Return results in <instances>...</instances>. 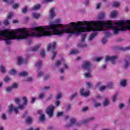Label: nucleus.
I'll return each instance as SVG.
<instances>
[{
  "instance_id": "nucleus-1",
  "label": "nucleus",
  "mask_w": 130,
  "mask_h": 130,
  "mask_svg": "<svg viewBox=\"0 0 130 130\" xmlns=\"http://www.w3.org/2000/svg\"><path fill=\"white\" fill-rule=\"evenodd\" d=\"M60 19H56L54 22H49V25L40 26L29 28H18L12 31L6 29V44L11 45V40H23L28 37L41 38L44 36H50L54 33L61 37L63 34H68L69 36L79 35L81 33L79 24L76 22H71L67 24H59Z\"/></svg>"
},
{
  "instance_id": "nucleus-2",
  "label": "nucleus",
  "mask_w": 130,
  "mask_h": 130,
  "mask_svg": "<svg viewBox=\"0 0 130 130\" xmlns=\"http://www.w3.org/2000/svg\"><path fill=\"white\" fill-rule=\"evenodd\" d=\"M25 106H26V105L22 104L19 105L18 107L14 108V105L11 104L8 106V112L9 113H12L13 110L16 114H18V113H19V109L20 110H24V109H25Z\"/></svg>"
},
{
  "instance_id": "nucleus-3",
  "label": "nucleus",
  "mask_w": 130,
  "mask_h": 130,
  "mask_svg": "<svg viewBox=\"0 0 130 130\" xmlns=\"http://www.w3.org/2000/svg\"><path fill=\"white\" fill-rule=\"evenodd\" d=\"M88 32V31H86ZM81 33H84L82 34L81 37V39L79 41V43H78L77 46L80 48H85V47H87L88 45L86 43V37H87V34H86V31H81L80 33L78 35H75L76 36H78L80 35Z\"/></svg>"
},
{
  "instance_id": "nucleus-4",
  "label": "nucleus",
  "mask_w": 130,
  "mask_h": 130,
  "mask_svg": "<svg viewBox=\"0 0 130 130\" xmlns=\"http://www.w3.org/2000/svg\"><path fill=\"white\" fill-rule=\"evenodd\" d=\"M55 109V107L52 105H50L46 109V113L49 116V117H52L54 115Z\"/></svg>"
},
{
  "instance_id": "nucleus-5",
  "label": "nucleus",
  "mask_w": 130,
  "mask_h": 130,
  "mask_svg": "<svg viewBox=\"0 0 130 130\" xmlns=\"http://www.w3.org/2000/svg\"><path fill=\"white\" fill-rule=\"evenodd\" d=\"M92 67V63L90 61H84L81 65V68L84 71L87 72H91V67Z\"/></svg>"
},
{
  "instance_id": "nucleus-6",
  "label": "nucleus",
  "mask_w": 130,
  "mask_h": 130,
  "mask_svg": "<svg viewBox=\"0 0 130 130\" xmlns=\"http://www.w3.org/2000/svg\"><path fill=\"white\" fill-rule=\"evenodd\" d=\"M119 57L118 55L106 56L105 62H108L110 60L112 64H115L116 63V59L119 58Z\"/></svg>"
},
{
  "instance_id": "nucleus-7",
  "label": "nucleus",
  "mask_w": 130,
  "mask_h": 130,
  "mask_svg": "<svg viewBox=\"0 0 130 130\" xmlns=\"http://www.w3.org/2000/svg\"><path fill=\"white\" fill-rule=\"evenodd\" d=\"M43 111L42 110H39L38 111V114H40L39 118V121L40 122H44L46 120V117H45V114H43Z\"/></svg>"
},
{
  "instance_id": "nucleus-8",
  "label": "nucleus",
  "mask_w": 130,
  "mask_h": 130,
  "mask_svg": "<svg viewBox=\"0 0 130 130\" xmlns=\"http://www.w3.org/2000/svg\"><path fill=\"white\" fill-rule=\"evenodd\" d=\"M130 66V56L128 55L126 56V58L125 59V62L124 64V68L125 69H127L128 66Z\"/></svg>"
},
{
  "instance_id": "nucleus-9",
  "label": "nucleus",
  "mask_w": 130,
  "mask_h": 130,
  "mask_svg": "<svg viewBox=\"0 0 130 130\" xmlns=\"http://www.w3.org/2000/svg\"><path fill=\"white\" fill-rule=\"evenodd\" d=\"M13 13H9V15L7 16V19H6L4 22L5 26H8V25L10 24V21H9V20H10V19H11L12 17H13Z\"/></svg>"
},
{
  "instance_id": "nucleus-10",
  "label": "nucleus",
  "mask_w": 130,
  "mask_h": 130,
  "mask_svg": "<svg viewBox=\"0 0 130 130\" xmlns=\"http://www.w3.org/2000/svg\"><path fill=\"white\" fill-rule=\"evenodd\" d=\"M17 63L18 66H21L22 63H24L25 64H27L28 63V60L24 61L23 58L22 57H18L17 60Z\"/></svg>"
},
{
  "instance_id": "nucleus-11",
  "label": "nucleus",
  "mask_w": 130,
  "mask_h": 130,
  "mask_svg": "<svg viewBox=\"0 0 130 130\" xmlns=\"http://www.w3.org/2000/svg\"><path fill=\"white\" fill-rule=\"evenodd\" d=\"M55 46H56V42H53L52 44H50L47 48V50L49 51V50L53 51L55 49Z\"/></svg>"
},
{
  "instance_id": "nucleus-12",
  "label": "nucleus",
  "mask_w": 130,
  "mask_h": 130,
  "mask_svg": "<svg viewBox=\"0 0 130 130\" xmlns=\"http://www.w3.org/2000/svg\"><path fill=\"white\" fill-rule=\"evenodd\" d=\"M76 120L75 118H72L70 119V122L69 124L66 125V127H71L73 125L76 124Z\"/></svg>"
},
{
  "instance_id": "nucleus-13",
  "label": "nucleus",
  "mask_w": 130,
  "mask_h": 130,
  "mask_svg": "<svg viewBox=\"0 0 130 130\" xmlns=\"http://www.w3.org/2000/svg\"><path fill=\"white\" fill-rule=\"evenodd\" d=\"M80 94L82 96H84V97H87V96H89L90 94L89 91H85V90H84V88H83L80 89Z\"/></svg>"
},
{
  "instance_id": "nucleus-14",
  "label": "nucleus",
  "mask_w": 130,
  "mask_h": 130,
  "mask_svg": "<svg viewBox=\"0 0 130 130\" xmlns=\"http://www.w3.org/2000/svg\"><path fill=\"white\" fill-rule=\"evenodd\" d=\"M54 8H52L49 11V16L50 19H53L55 17V12Z\"/></svg>"
},
{
  "instance_id": "nucleus-15",
  "label": "nucleus",
  "mask_w": 130,
  "mask_h": 130,
  "mask_svg": "<svg viewBox=\"0 0 130 130\" xmlns=\"http://www.w3.org/2000/svg\"><path fill=\"white\" fill-rule=\"evenodd\" d=\"M110 104V102H109V99L105 98L104 102H103V105L104 107H107L108 105Z\"/></svg>"
},
{
  "instance_id": "nucleus-16",
  "label": "nucleus",
  "mask_w": 130,
  "mask_h": 130,
  "mask_svg": "<svg viewBox=\"0 0 130 130\" xmlns=\"http://www.w3.org/2000/svg\"><path fill=\"white\" fill-rule=\"evenodd\" d=\"M44 98H45V93H40V94L38 95V99H39V100H43Z\"/></svg>"
},
{
  "instance_id": "nucleus-17",
  "label": "nucleus",
  "mask_w": 130,
  "mask_h": 130,
  "mask_svg": "<svg viewBox=\"0 0 130 130\" xmlns=\"http://www.w3.org/2000/svg\"><path fill=\"white\" fill-rule=\"evenodd\" d=\"M97 32L92 33L88 38L89 41H92L97 36Z\"/></svg>"
},
{
  "instance_id": "nucleus-18",
  "label": "nucleus",
  "mask_w": 130,
  "mask_h": 130,
  "mask_svg": "<svg viewBox=\"0 0 130 130\" xmlns=\"http://www.w3.org/2000/svg\"><path fill=\"white\" fill-rule=\"evenodd\" d=\"M0 73L2 74H6L7 73V70H6V68L3 65L0 66Z\"/></svg>"
},
{
  "instance_id": "nucleus-19",
  "label": "nucleus",
  "mask_w": 130,
  "mask_h": 130,
  "mask_svg": "<svg viewBox=\"0 0 130 130\" xmlns=\"http://www.w3.org/2000/svg\"><path fill=\"white\" fill-rule=\"evenodd\" d=\"M18 75L20 77H27L29 75V73L27 72H22L19 73Z\"/></svg>"
},
{
  "instance_id": "nucleus-20",
  "label": "nucleus",
  "mask_w": 130,
  "mask_h": 130,
  "mask_svg": "<svg viewBox=\"0 0 130 130\" xmlns=\"http://www.w3.org/2000/svg\"><path fill=\"white\" fill-rule=\"evenodd\" d=\"M41 46V45H37L35 46H34V47L32 48L31 50L32 51H38V49H39L40 48V47Z\"/></svg>"
},
{
  "instance_id": "nucleus-21",
  "label": "nucleus",
  "mask_w": 130,
  "mask_h": 130,
  "mask_svg": "<svg viewBox=\"0 0 130 130\" xmlns=\"http://www.w3.org/2000/svg\"><path fill=\"white\" fill-rule=\"evenodd\" d=\"M120 85L122 87L126 86V80H121L120 82Z\"/></svg>"
},
{
  "instance_id": "nucleus-22",
  "label": "nucleus",
  "mask_w": 130,
  "mask_h": 130,
  "mask_svg": "<svg viewBox=\"0 0 130 130\" xmlns=\"http://www.w3.org/2000/svg\"><path fill=\"white\" fill-rule=\"evenodd\" d=\"M91 73H92V71L90 70L89 72H87V73H84V77L85 78H91L92 75H91Z\"/></svg>"
},
{
  "instance_id": "nucleus-23",
  "label": "nucleus",
  "mask_w": 130,
  "mask_h": 130,
  "mask_svg": "<svg viewBox=\"0 0 130 130\" xmlns=\"http://www.w3.org/2000/svg\"><path fill=\"white\" fill-rule=\"evenodd\" d=\"M4 3H7L8 5H13L15 3L14 0H3Z\"/></svg>"
},
{
  "instance_id": "nucleus-24",
  "label": "nucleus",
  "mask_w": 130,
  "mask_h": 130,
  "mask_svg": "<svg viewBox=\"0 0 130 130\" xmlns=\"http://www.w3.org/2000/svg\"><path fill=\"white\" fill-rule=\"evenodd\" d=\"M117 15L116 11H113L111 13V18H116Z\"/></svg>"
},
{
  "instance_id": "nucleus-25",
  "label": "nucleus",
  "mask_w": 130,
  "mask_h": 130,
  "mask_svg": "<svg viewBox=\"0 0 130 130\" xmlns=\"http://www.w3.org/2000/svg\"><path fill=\"white\" fill-rule=\"evenodd\" d=\"M22 99L23 101V103L22 104L25 106L27 105V104H28V99H27V97L23 96L22 97Z\"/></svg>"
},
{
  "instance_id": "nucleus-26",
  "label": "nucleus",
  "mask_w": 130,
  "mask_h": 130,
  "mask_svg": "<svg viewBox=\"0 0 130 130\" xmlns=\"http://www.w3.org/2000/svg\"><path fill=\"white\" fill-rule=\"evenodd\" d=\"M63 62H64V60H61L60 61H57L55 63V66L56 67H59L61 64V63H63Z\"/></svg>"
},
{
  "instance_id": "nucleus-27",
  "label": "nucleus",
  "mask_w": 130,
  "mask_h": 130,
  "mask_svg": "<svg viewBox=\"0 0 130 130\" xmlns=\"http://www.w3.org/2000/svg\"><path fill=\"white\" fill-rule=\"evenodd\" d=\"M42 66V60L39 59L38 61L37 62L36 66L37 68H40Z\"/></svg>"
},
{
  "instance_id": "nucleus-28",
  "label": "nucleus",
  "mask_w": 130,
  "mask_h": 130,
  "mask_svg": "<svg viewBox=\"0 0 130 130\" xmlns=\"http://www.w3.org/2000/svg\"><path fill=\"white\" fill-rule=\"evenodd\" d=\"M9 74L11 76H14V75H16V74H17V71H16V70L14 69L11 70L9 72Z\"/></svg>"
},
{
  "instance_id": "nucleus-29",
  "label": "nucleus",
  "mask_w": 130,
  "mask_h": 130,
  "mask_svg": "<svg viewBox=\"0 0 130 130\" xmlns=\"http://www.w3.org/2000/svg\"><path fill=\"white\" fill-rule=\"evenodd\" d=\"M41 6H40V5H35L32 8V10H33L34 11H36L37 10H39V9H40Z\"/></svg>"
},
{
  "instance_id": "nucleus-30",
  "label": "nucleus",
  "mask_w": 130,
  "mask_h": 130,
  "mask_svg": "<svg viewBox=\"0 0 130 130\" xmlns=\"http://www.w3.org/2000/svg\"><path fill=\"white\" fill-rule=\"evenodd\" d=\"M27 123L30 124L32 122V118L31 117H27L26 119Z\"/></svg>"
},
{
  "instance_id": "nucleus-31",
  "label": "nucleus",
  "mask_w": 130,
  "mask_h": 130,
  "mask_svg": "<svg viewBox=\"0 0 130 130\" xmlns=\"http://www.w3.org/2000/svg\"><path fill=\"white\" fill-rule=\"evenodd\" d=\"M54 105L55 108V107H58V106H60V101L58 100L56 101V102H55Z\"/></svg>"
},
{
  "instance_id": "nucleus-32",
  "label": "nucleus",
  "mask_w": 130,
  "mask_h": 130,
  "mask_svg": "<svg viewBox=\"0 0 130 130\" xmlns=\"http://www.w3.org/2000/svg\"><path fill=\"white\" fill-rule=\"evenodd\" d=\"M37 73H38V77H42V76H43V75L44 74L43 72L40 71V70H39L37 71Z\"/></svg>"
},
{
  "instance_id": "nucleus-33",
  "label": "nucleus",
  "mask_w": 130,
  "mask_h": 130,
  "mask_svg": "<svg viewBox=\"0 0 130 130\" xmlns=\"http://www.w3.org/2000/svg\"><path fill=\"white\" fill-rule=\"evenodd\" d=\"M113 7H114V8H118V7H119V3L117 2H113Z\"/></svg>"
},
{
  "instance_id": "nucleus-34",
  "label": "nucleus",
  "mask_w": 130,
  "mask_h": 130,
  "mask_svg": "<svg viewBox=\"0 0 130 130\" xmlns=\"http://www.w3.org/2000/svg\"><path fill=\"white\" fill-rule=\"evenodd\" d=\"M77 53H79L78 50H73L70 52V54H77Z\"/></svg>"
},
{
  "instance_id": "nucleus-35",
  "label": "nucleus",
  "mask_w": 130,
  "mask_h": 130,
  "mask_svg": "<svg viewBox=\"0 0 130 130\" xmlns=\"http://www.w3.org/2000/svg\"><path fill=\"white\" fill-rule=\"evenodd\" d=\"M89 123V121L88 120V118L82 120L80 121V123H82V124H84L85 123Z\"/></svg>"
},
{
  "instance_id": "nucleus-36",
  "label": "nucleus",
  "mask_w": 130,
  "mask_h": 130,
  "mask_svg": "<svg viewBox=\"0 0 130 130\" xmlns=\"http://www.w3.org/2000/svg\"><path fill=\"white\" fill-rule=\"evenodd\" d=\"M11 88L13 89H17L18 87V84L17 83H14L11 86Z\"/></svg>"
},
{
  "instance_id": "nucleus-37",
  "label": "nucleus",
  "mask_w": 130,
  "mask_h": 130,
  "mask_svg": "<svg viewBox=\"0 0 130 130\" xmlns=\"http://www.w3.org/2000/svg\"><path fill=\"white\" fill-rule=\"evenodd\" d=\"M78 96V93L75 92L74 94H72L70 98V100H73V99H75L76 97Z\"/></svg>"
},
{
  "instance_id": "nucleus-38",
  "label": "nucleus",
  "mask_w": 130,
  "mask_h": 130,
  "mask_svg": "<svg viewBox=\"0 0 130 130\" xmlns=\"http://www.w3.org/2000/svg\"><path fill=\"white\" fill-rule=\"evenodd\" d=\"M121 50H122V51H126V50H130V46L126 47L124 48H121Z\"/></svg>"
},
{
  "instance_id": "nucleus-39",
  "label": "nucleus",
  "mask_w": 130,
  "mask_h": 130,
  "mask_svg": "<svg viewBox=\"0 0 130 130\" xmlns=\"http://www.w3.org/2000/svg\"><path fill=\"white\" fill-rule=\"evenodd\" d=\"M62 97V95L61 94V93H59L56 95L55 99L56 100H58L59 99H60V98H61Z\"/></svg>"
},
{
  "instance_id": "nucleus-40",
  "label": "nucleus",
  "mask_w": 130,
  "mask_h": 130,
  "mask_svg": "<svg viewBox=\"0 0 130 130\" xmlns=\"http://www.w3.org/2000/svg\"><path fill=\"white\" fill-rule=\"evenodd\" d=\"M102 42L103 44H106V43H107V38L106 37H104L102 40Z\"/></svg>"
},
{
  "instance_id": "nucleus-41",
  "label": "nucleus",
  "mask_w": 130,
  "mask_h": 130,
  "mask_svg": "<svg viewBox=\"0 0 130 130\" xmlns=\"http://www.w3.org/2000/svg\"><path fill=\"white\" fill-rule=\"evenodd\" d=\"M40 54H41V57H42V58H44L45 56V51L44 50L42 51L40 53Z\"/></svg>"
},
{
  "instance_id": "nucleus-42",
  "label": "nucleus",
  "mask_w": 130,
  "mask_h": 130,
  "mask_svg": "<svg viewBox=\"0 0 130 130\" xmlns=\"http://www.w3.org/2000/svg\"><path fill=\"white\" fill-rule=\"evenodd\" d=\"M13 90V88H12L11 86L7 87L6 89V92H7L8 93H9V92H11Z\"/></svg>"
},
{
  "instance_id": "nucleus-43",
  "label": "nucleus",
  "mask_w": 130,
  "mask_h": 130,
  "mask_svg": "<svg viewBox=\"0 0 130 130\" xmlns=\"http://www.w3.org/2000/svg\"><path fill=\"white\" fill-rule=\"evenodd\" d=\"M87 120H88V122H90V121H93V120H95V117H90L89 118H88Z\"/></svg>"
},
{
  "instance_id": "nucleus-44",
  "label": "nucleus",
  "mask_w": 130,
  "mask_h": 130,
  "mask_svg": "<svg viewBox=\"0 0 130 130\" xmlns=\"http://www.w3.org/2000/svg\"><path fill=\"white\" fill-rule=\"evenodd\" d=\"M33 16L35 19H38L40 17V14L37 13H34Z\"/></svg>"
},
{
  "instance_id": "nucleus-45",
  "label": "nucleus",
  "mask_w": 130,
  "mask_h": 130,
  "mask_svg": "<svg viewBox=\"0 0 130 130\" xmlns=\"http://www.w3.org/2000/svg\"><path fill=\"white\" fill-rule=\"evenodd\" d=\"M117 100V93H116L115 95L113 96L112 101L113 102H115V101H116Z\"/></svg>"
},
{
  "instance_id": "nucleus-46",
  "label": "nucleus",
  "mask_w": 130,
  "mask_h": 130,
  "mask_svg": "<svg viewBox=\"0 0 130 130\" xmlns=\"http://www.w3.org/2000/svg\"><path fill=\"white\" fill-rule=\"evenodd\" d=\"M10 80L11 78L9 77H7L6 78H4V82H5V83H8V82H10Z\"/></svg>"
},
{
  "instance_id": "nucleus-47",
  "label": "nucleus",
  "mask_w": 130,
  "mask_h": 130,
  "mask_svg": "<svg viewBox=\"0 0 130 130\" xmlns=\"http://www.w3.org/2000/svg\"><path fill=\"white\" fill-rule=\"evenodd\" d=\"M107 88L109 89H111L112 87H113V83H110L107 85Z\"/></svg>"
},
{
  "instance_id": "nucleus-48",
  "label": "nucleus",
  "mask_w": 130,
  "mask_h": 130,
  "mask_svg": "<svg viewBox=\"0 0 130 130\" xmlns=\"http://www.w3.org/2000/svg\"><path fill=\"white\" fill-rule=\"evenodd\" d=\"M52 52H53V55H52L51 59L53 60L55 59V57H56V52L53 51Z\"/></svg>"
},
{
  "instance_id": "nucleus-49",
  "label": "nucleus",
  "mask_w": 130,
  "mask_h": 130,
  "mask_svg": "<svg viewBox=\"0 0 130 130\" xmlns=\"http://www.w3.org/2000/svg\"><path fill=\"white\" fill-rule=\"evenodd\" d=\"M15 102L16 104H20L21 100H20V99L16 98L15 99Z\"/></svg>"
},
{
  "instance_id": "nucleus-50",
  "label": "nucleus",
  "mask_w": 130,
  "mask_h": 130,
  "mask_svg": "<svg viewBox=\"0 0 130 130\" xmlns=\"http://www.w3.org/2000/svg\"><path fill=\"white\" fill-rule=\"evenodd\" d=\"M86 84L87 86V87L88 88H91V87H92V83L91 82H86Z\"/></svg>"
},
{
  "instance_id": "nucleus-51",
  "label": "nucleus",
  "mask_w": 130,
  "mask_h": 130,
  "mask_svg": "<svg viewBox=\"0 0 130 130\" xmlns=\"http://www.w3.org/2000/svg\"><path fill=\"white\" fill-rule=\"evenodd\" d=\"M63 114V112H58L57 113V116L58 117H60V116H62V115Z\"/></svg>"
},
{
  "instance_id": "nucleus-52",
  "label": "nucleus",
  "mask_w": 130,
  "mask_h": 130,
  "mask_svg": "<svg viewBox=\"0 0 130 130\" xmlns=\"http://www.w3.org/2000/svg\"><path fill=\"white\" fill-rule=\"evenodd\" d=\"M100 106H101V103H95L94 104V107H99Z\"/></svg>"
},
{
  "instance_id": "nucleus-53",
  "label": "nucleus",
  "mask_w": 130,
  "mask_h": 130,
  "mask_svg": "<svg viewBox=\"0 0 130 130\" xmlns=\"http://www.w3.org/2000/svg\"><path fill=\"white\" fill-rule=\"evenodd\" d=\"M31 100L30 101V103L31 104H33V103H34L35 101H36V98L32 97L31 98Z\"/></svg>"
},
{
  "instance_id": "nucleus-54",
  "label": "nucleus",
  "mask_w": 130,
  "mask_h": 130,
  "mask_svg": "<svg viewBox=\"0 0 130 130\" xmlns=\"http://www.w3.org/2000/svg\"><path fill=\"white\" fill-rule=\"evenodd\" d=\"M26 82H32L33 81V78L31 77H27L26 79Z\"/></svg>"
},
{
  "instance_id": "nucleus-55",
  "label": "nucleus",
  "mask_w": 130,
  "mask_h": 130,
  "mask_svg": "<svg viewBox=\"0 0 130 130\" xmlns=\"http://www.w3.org/2000/svg\"><path fill=\"white\" fill-rule=\"evenodd\" d=\"M123 107H124V105L123 104H119L118 108H119V109H122Z\"/></svg>"
},
{
  "instance_id": "nucleus-56",
  "label": "nucleus",
  "mask_w": 130,
  "mask_h": 130,
  "mask_svg": "<svg viewBox=\"0 0 130 130\" xmlns=\"http://www.w3.org/2000/svg\"><path fill=\"white\" fill-rule=\"evenodd\" d=\"M49 89H50L49 86H45L42 89V90L43 91H47V90H49Z\"/></svg>"
},
{
  "instance_id": "nucleus-57",
  "label": "nucleus",
  "mask_w": 130,
  "mask_h": 130,
  "mask_svg": "<svg viewBox=\"0 0 130 130\" xmlns=\"http://www.w3.org/2000/svg\"><path fill=\"white\" fill-rule=\"evenodd\" d=\"M106 89V86H101L100 88V91H104V90H105Z\"/></svg>"
},
{
  "instance_id": "nucleus-58",
  "label": "nucleus",
  "mask_w": 130,
  "mask_h": 130,
  "mask_svg": "<svg viewBox=\"0 0 130 130\" xmlns=\"http://www.w3.org/2000/svg\"><path fill=\"white\" fill-rule=\"evenodd\" d=\"M101 6V3H99V4H97L96 5V7H95V8L97 9V10H99V9H100V7Z\"/></svg>"
},
{
  "instance_id": "nucleus-59",
  "label": "nucleus",
  "mask_w": 130,
  "mask_h": 130,
  "mask_svg": "<svg viewBox=\"0 0 130 130\" xmlns=\"http://www.w3.org/2000/svg\"><path fill=\"white\" fill-rule=\"evenodd\" d=\"M63 63L64 64V68L63 69H69V66H68V64L64 62H64H63Z\"/></svg>"
},
{
  "instance_id": "nucleus-60",
  "label": "nucleus",
  "mask_w": 130,
  "mask_h": 130,
  "mask_svg": "<svg viewBox=\"0 0 130 130\" xmlns=\"http://www.w3.org/2000/svg\"><path fill=\"white\" fill-rule=\"evenodd\" d=\"M49 79V75H46L44 78V81H47Z\"/></svg>"
},
{
  "instance_id": "nucleus-61",
  "label": "nucleus",
  "mask_w": 130,
  "mask_h": 130,
  "mask_svg": "<svg viewBox=\"0 0 130 130\" xmlns=\"http://www.w3.org/2000/svg\"><path fill=\"white\" fill-rule=\"evenodd\" d=\"M17 8H19V4H15L13 6V8L14 9H17Z\"/></svg>"
},
{
  "instance_id": "nucleus-62",
  "label": "nucleus",
  "mask_w": 130,
  "mask_h": 130,
  "mask_svg": "<svg viewBox=\"0 0 130 130\" xmlns=\"http://www.w3.org/2000/svg\"><path fill=\"white\" fill-rule=\"evenodd\" d=\"M52 97H53V95L50 94L47 99V101H49V100L52 99Z\"/></svg>"
},
{
  "instance_id": "nucleus-63",
  "label": "nucleus",
  "mask_w": 130,
  "mask_h": 130,
  "mask_svg": "<svg viewBox=\"0 0 130 130\" xmlns=\"http://www.w3.org/2000/svg\"><path fill=\"white\" fill-rule=\"evenodd\" d=\"M59 72L60 73V74H63L64 73V68H61Z\"/></svg>"
},
{
  "instance_id": "nucleus-64",
  "label": "nucleus",
  "mask_w": 130,
  "mask_h": 130,
  "mask_svg": "<svg viewBox=\"0 0 130 130\" xmlns=\"http://www.w3.org/2000/svg\"><path fill=\"white\" fill-rule=\"evenodd\" d=\"M95 60H96V61L99 62V61H100L101 60H102V58H101V57H96V58H95Z\"/></svg>"
}]
</instances>
